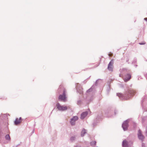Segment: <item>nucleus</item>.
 Returning <instances> with one entry per match:
<instances>
[{
	"label": "nucleus",
	"mask_w": 147,
	"mask_h": 147,
	"mask_svg": "<svg viewBox=\"0 0 147 147\" xmlns=\"http://www.w3.org/2000/svg\"><path fill=\"white\" fill-rule=\"evenodd\" d=\"M58 91L59 93L62 92L63 93L62 94H60L59 97V99L64 102H65L67 100V97L66 96V91L62 86H60L58 89Z\"/></svg>",
	"instance_id": "obj_1"
},
{
	"label": "nucleus",
	"mask_w": 147,
	"mask_h": 147,
	"mask_svg": "<svg viewBox=\"0 0 147 147\" xmlns=\"http://www.w3.org/2000/svg\"><path fill=\"white\" fill-rule=\"evenodd\" d=\"M57 109L60 111H65L67 109V107L66 106H61L59 103H57L56 104Z\"/></svg>",
	"instance_id": "obj_2"
},
{
	"label": "nucleus",
	"mask_w": 147,
	"mask_h": 147,
	"mask_svg": "<svg viewBox=\"0 0 147 147\" xmlns=\"http://www.w3.org/2000/svg\"><path fill=\"white\" fill-rule=\"evenodd\" d=\"M113 63V61H111L109 63L108 67V69L110 71H112Z\"/></svg>",
	"instance_id": "obj_3"
},
{
	"label": "nucleus",
	"mask_w": 147,
	"mask_h": 147,
	"mask_svg": "<svg viewBox=\"0 0 147 147\" xmlns=\"http://www.w3.org/2000/svg\"><path fill=\"white\" fill-rule=\"evenodd\" d=\"M22 121V119L21 117H20L19 119L16 118L14 121L15 124L16 125H17L20 124L21 123Z\"/></svg>",
	"instance_id": "obj_4"
},
{
	"label": "nucleus",
	"mask_w": 147,
	"mask_h": 147,
	"mask_svg": "<svg viewBox=\"0 0 147 147\" xmlns=\"http://www.w3.org/2000/svg\"><path fill=\"white\" fill-rule=\"evenodd\" d=\"M122 127L124 130H127L128 127V123L127 121H125L122 124Z\"/></svg>",
	"instance_id": "obj_5"
},
{
	"label": "nucleus",
	"mask_w": 147,
	"mask_h": 147,
	"mask_svg": "<svg viewBox=\"0 0 147 147\" xmlns=\"http://www.w3.org/2000/svg\"><path fill=\"white\" fill-rule=\"evenodd\" d=\"M138 138L141 140H142L144 139V136L142 135L141 131L140 130H139L138 132Z\"/></svg>",
	"instance_id": "obj_6"
},
{
	"label": "nucleus",
	"mask_w": 147,
	"mask_h": 147,
	"mask_svg": "<svg viewBox=\"0 0 147 147\" xmlns=\"http://www.w3.org/2000/svg\"><path fill=\"white\" fill-rule=\"evenodd\" d=\"M74 119H75V121H76L78 119V117L77 116H74L72 119H71L70 123L72 125H74L75 124V122L74 121Z\"/></svg>",
	"instance_id": "obj_7"
},
{
	"label": "nucleus",
	"mask_w": 147,
	"mask_h": 147,
	"mask_svg": "<svg viewBox=\"0 0 147 147\" xmlns=\"http://www.w3.org/2000/svg\"><path fill=\"white\" fill-rule=\"evenodd\" d=\"M88 114V112L85 111L83 112L81 115V118L82 119H84Z\"/></svg>",
	"instance_id": "obj_8"
},
{
	"label": "nucleus",
	"mask_w": 147,
	"mask_h": 147,
	"mask_svg": "<svg viewBox=\"0 0 147 147\" xmlns=\"http://www.w3.org/2000/svg\"><path fill=\"white\" fill-rule=\"evenodd\" d=\"M131 78V75L128 74L126 75V78L124 79V80L125 82H127Z\"/></svg>",
	"instance_id": "obj_9"
},
{
	"label": "nucleus",
	"mask_w": 147,
	"mask_h": 147,
	"mask_svg": "<svg viewBox=\"0 0 147 147\" xmlns=\"http://www.w3.org/2000/svg\"><path fill=\"white\" fill-rule=\"evenodd\" d=\"M123 147H127V142L126 140H124L123 142Z\"/></svg>",
	"instance_id": "obj_10"
},
{
	"label": "nucleus",
	"mask_w": 147,
	"mask_h": 147,
	"mask_svg": "<svg viewBox=\"0 0 147 147\" xmlns=\"http://www.w3.org/2000/svg\"><path fill=\"white\" fill-rule=\"evenodd\" d=\"M86 133V130L84 129H83L81 133V136H83L84 135V134Z\"/></svg>",
	"instance_id": "obj_11"
},
{
	"label": "nucleus",
	"mask_w": 147,
	"mask_h": 147,
	"mask_svg": "<svg viewBox=\"0 0 147 147\" xmlns=\"http://www.w3.org/2000/svg\"><path fill=\"white\" fill-rule=\"evenodd\" d=\"M5 138L6 140H10V138L9 135H7L5 136Z\"/></svg>",
	"instance_id": "obj_12"
},
{
	"label": "nucleus",
	"mask_w": 147,
	"mask_h": 147,
	"mask_svg": "<svg viewBox=\"0 0 147 147\" xmlns=\"http://www.w3.org/2000/svg\"><path fill=\"white\" fill-rule=\"evenodd\" d=\"M90 144L92 146H94L96 144V142L95 141H92L90 143Z\"/></svg>",
	"instance_id": "obj_13"
},
{
	"label": "nucleus",
	"mask_w": 147,
	"mask_h": 147,
	"mask_svg": "<svg viewBox=\"0 0 147 147\" xmlns=\"http://www.w3.org/2000/svg\"><path fill=\"white\" fill-rule=\"evenodd\" d=\"M117 95L119 97H122L123 96L122 94L120 93H117Z\"/></svg>",
	"instance_id": "obj_14"
},
{
	"label": "nucleus",
	"mask_w": 147,
	"mask_h": 147,
	"mask_svg": "<svg viewBox=\"0 0 147 147\" xmlns=\"http://www.w3.org/2000/svg\"><path fill=\"white\" fill-rule=\"evenodd\" d=\"M146 43L145 42H143L142 43H139V44L140 45H144Z\"/></svg>",
	"instance_id": "obj_15"
},
{
	"label": "nucleus",
	"mask_w": 147,
	"mask_h": 147,
	"mask_svg": "<svg viewBox=\"0 0 147 147\" xmlns=\"http://www.w3.org/2000/svg\"><path fill=\"white\" fill-rule=\"evenodd\" d=\"M71 140H72L74 139V137H72L71 138Z\"/></svg>",
	"instance_id": "obj_16"
},
{
	"label": "nucleus",
	"mask_w": 147,
	"mask_h": 147,
	"mask_svg": "<svg viewBox=\"0 0 147 147\" xmlns=\"http://www.w3.org/2000/svg\"><path fill=\"white\" fill-rule=\"evenodd\" d=\"M144 19L147 22V18H145Z\"/></svg>",
	"instance_id": "obj_17"
},
{
	"label": "nucleus",
	"mask_w": 147,
	"mask_h": 147,
	"mask_svg": "<svg viewBox=\"0 0 147 147\" xmlns=\"http://www.w3.org/2000/svg\"><path fill=\"white\" fill-rule=\"evenodd\" d=\"M74 121H75V122L76 121H75V119H74Z\"/></svg>",
	"instance_id": "obj_18"
},
{
	"label": "nucleus",
	"mask_w": 147,
	"mask_h": 147,
	"mask_svg": "<svg viewBox=\"0 0 147 147\" xmlns=\"http://www.w3.org/2000/svg\"><path fill=\"white\" fill-rule=\"evenodd\" d=\"M119 76H120V77H122V76L121 75H120Z\"/></svg>",
	"instance_id": "obj_19"
},
{
	"label": "nucleus",
	"mask_w": 147,
	"mask_h": 147,
	"mask_svg": "<svg viewBox=\"0 0 147 147\" xmlns=\"http://www.w3.org/2000/svg\"><path fill=\"white\" fill-rule=\"evenodd\" d=\"M76 147H80L77 146H76Z\"/></svg>",
	"instance_id": "obj_20"
}]
</instances>
